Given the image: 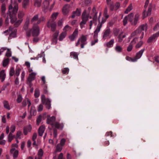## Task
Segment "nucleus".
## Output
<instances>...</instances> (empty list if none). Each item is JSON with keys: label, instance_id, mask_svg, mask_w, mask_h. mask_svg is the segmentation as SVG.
I'll use <instances>...</instances> for the list:
<instances>
[{"label": "nucleus", "instance_id": "1", "mask_svg": "<svg viewBox=\"0 0 159 159\" xmlns=\"http://www.w3.org/2000/svg\"><path fill=\"white\" fill-rule=\"evenodd\" d=\"M18 10V4L15 0H11V4L9 6L7 15L10 16V22L14 24L17 20V19L15 15Z\"/></svg>", "mask_w": 159, "mask_h": 159}, {"label": "nucleus", "instance_id": "2", "mask_svg": "<svg viewBox=\"0 0 159 159\" xmlns=\"http://www.w3.org/2000/svg\"><path fill=\"white\" fill-rule=\"evenodd\" d=\"M101 16V13H100L98 18V20L99 21V23H101V24L100 25H98L97 26L96 30L94 32L93 37L94 38L96 39V38H97L98 36V34L100 31L101 28L102 27V24L106 21V20L109 17V15L107 13V8H105L104 12V16L105 18V19L104 20L103 18L102 20L101 21V22L100 21V20H99V18Z\"/></svg>", "mask_w": 159, "mask_h": 159}, {"label": "nucleus", "instance_id": "3", "mask_svg": "<svg viewBox=\"0 0 159 159\" xmlns=\"http://www.w3.org/2000/svg\"><path fill=\"white\" fill-rule=\"evenodd\" d=\"M55 2L52 0H45L42 6L43 11L46 13L48 11L51 12L53 8Z\"/></svg>", "mask_w": 159, "mask_h": 159}, {"label": "nucleus", "instance_id": "4", "mask_svg": "<svg viewBox=\"0 0 159 159\" xmlns=\"http://www.w3.org/2000/svg\"><path fill=\"white\" fill-rule=\"evenodd\" d=\"M140 15L136 13L134 16L133 13H130L128 15V20L133 25H136L140 19Z\"/></svg>", "mask_w": 159, "mask_h": 159}, {"label": "nucleus", "instance_id": "5", "mask_svg": "<svg viewBox=\"0 0 159 159\" xmlns=\"http://www.w3.org/2000/svg\"><path fill=\"white\" fill-rule=\"evenodd\" d=\"M144 34V32L142 31L141 30L138 28L135 31L131 33L130 36L128 38L127 42H129L131 38L134 37H136L137 38L139 37L140 39L141 40L143 38Z\"/></svg>", "mask_w": 159, "mask_h": 159}, {"label": "nucleus", "instance_id": "6", "mask_svg": "<svg viewBox=\"0 0 159 159\" xmlns=\"http://www.w3.org/2000/svg\"><path fill=\"white\" fill-rule=\"evenodd\" d=\"M45 18L43 16H42L39 18V15L38 14L35 15L31 20V22L34 25H39L41 22L45 21Z\"/></svg>", "mask_w": 159, "mask_h": 159}, {"label": "nucleus", "instance_id": "7", "mask_svg": "<svg viewBox=\"0 0 159 159\" xmlns=\"http://www.w3.org/2000/svg\"><path fill=\"white\" fill-rule=\"evenodd\" d=\"M89 16V13H87L86 10L84 11L82 13L81 16L82 21L80 23V27L82 28L86 23L88 20Z\"/></svg>", "mask_w": 159, "mask_h": 159}, {"label": "nucleus", "instance_id": "8", "mask_svg": "<svg viewBox=\"0 0 159 159\" xmlns=\"http://www.w3.org/2000/svg\"><path fill=\"white\" fill-rule=\"evenodd\" d=\"M87 35H82L80 38L78 39L77 43L76 44V46H78L81 43V48H83L84 45L87 43Z\"/></svg>", "mask_w": 159, "mask_h": 159}, {"label": "nucleus", "instance_id": "9", "mask_svg": "<svg viewBox=\"0 0 159 159\" xmlns=\"http://www.w3.org/2000/svg\"><path fill=\"white\" fill-rule=\"evenodd\" d=\"M31 32L32 35L34 37L38 36L40 34V29L39 27L37 25H34L30 30V32Z\"/></svg>", "mask_w": 159, "mask_h": 159}, {"label": "nucleus", "instance_id": "10", "mask_svg": "<svg viewBox=\"0 0 159 159\" xmlns=\"http://www.w3.org/2000/svg\"><path fill=\"white\" fill-rule=\"evenodd\" d=\"M92 11L93 13H94V15L93 16V20L90 21L89 22V29H91L93 23H95L96 25L97 24L96 20H97V12H96L95 8L93 7V8L92 9Z\"/></svg>", "mask_w": 159, "mask_h": 159}, {"label": "nucleus", "instance_id": "11", "mask_svg": "<svg viewBox=\"0 0 159 159\" xmlns=\"http://www.w3.org/2000/svg\"><path fill=\"white\" fill-rule=\"evenodd\" d=\"M29 24L30 20L29 19H27L26 20L23 26V29L26 31V35L28 37L30 36V30L29 28Z\"/></svg>", "mask_w": 159, "mask_h": 159}, {"label": "nucleus", "instance_id": "12", "mask_svg": "<svg viewBox=\"0 0 159 159\" xmlns=\"http://www.w3.org/2000/svg\"><path fill=\"white\" fill-rule=\"evenodd\" d=\"M111 31L110 29H107L103 33L102 39L105 40L110 39L111 36Z\"/></svg>", "mask_w": 159, "mask_h": 159}, {"label": "nucleus", "instance_id": "13", "mask_svg": "<svg viewBox=\"0 0 159 159\" xmlns=\"http://www.w3.org/2000/svg\"><path fill=\"white\" fill-rule=\"evenodd\" d=\"M57 24L55 21L49 20L47 23V27L51 29L52 31L54 32L56 29Z\"/></svg>", "mask_w": 159, "mask_h": 159}, {"label": "nucleus", "instance_id": "14", "mask_svg": "<svg viewBox=\"0 0 159 159\" xmlns=\"http://www.w3.org/2000/svg\"><path fill=\"white\" fill-rule=\"evenodd\" d=\"M159 36V31L156 33L153 34L148 38L147 41L148 43H150L153 41H155Z\"/></svg>", "mask_w": 159, "mask_h": 159}, {"label": "nucleus", "instance_id": "15", "mask_svg": "<svg viewBox=\"0 0 159 159\" xmlns=\"http://www.w3.org/2000/svg\"><path fill=\"white\" fill-rule=\"evenodd\" d=\"M56 118L54 116L48 117L47 120V123L48 124L52 126L54 125L55 122Z\"/></svg>", "mask_w": 159, "mask_h": 159}, {"label": "nucleus", "instance_id": "16", "mask_svg": "<svg viewBox=\"0 0 159 159\" xmlns=\"http://www.w3.org/2000/svg\"><path fill=\"white\" fill-rule=\"evenodd\" d=\"M144 50L145 49L143 48L136 53V55L135 57H134L135 60H134V61H137L138 59H139L141 58Z\"/></svg>", "mask_w": 159, "mask_h": 159}, {"label": "nucleus", "instance_id": "17", "mask_svg": "<svg viewBox=\"0 0 159 159\" xmlns=\"http://www.w3.org/2000/svg\"><path fill=\"white\" fill-rule=\"evenodd\" d=\"M78 33V29H75L72 34L69 37V38L71 41H74L75 39L77 37Z\"/></svg>", "mask_w": 159, "mask_h": 159}, {"label": "nucleus", "instance_id": "18", "mask_svg": "<svg viewBox=\"0 0 159 159\" xmlns=\"http://www.w3.org/2000/svg\"><path fill=\"white\" fill-rule=\"evenodd\" d=\"M114 43V39H111L108 42L105 43L104 44V45L105 46L107 47L108 48H111L113 46Z\"/></svg>", "mask_w": 159, "mask_h": 159}, {"label": "nucleus", "instance_id": "19", "mask_svg": "<svg viewBox=\"0 0 159 159\" xmlns=\"http://www.w3.org/2000/svg\"><path fill=\"white\" fill-rule=\"evenodd\" d=\"M69 6L68 4L65 5L63 7L62 12L64 15H66L68 14L69 12Z\"/></svg>", "mask_w": 159, "mask_h": 159}, {"label": "nucleus", "instance_id": "20", "mask_svg": "<svg viewBox=\"0 0 159 159\" xmlns=\"http://www.w3.org/2000/svg\"><path fill=\"white\" fill-rule=\"evenodd\" d=\"M45 129V126L43 125H42L38 129L39 135V136H42L43 135Z\"/></svg>", "mask_w": 159, "mask_h": 159}, {"label": "nucleus", "instance_id": "21", "mask_svg": "<svg viewBox=\"0 0 159 159\" xmlns=\"http://www.w3.org/2000/svg\"><path fill=\"white\" fill-rule=\"evenodd\" d=\"M16 29L13 30V29L12 31H11L10 32H11V33L9 35L8 39H11L13 38L16 37Z\"/></svg>", "mask_w": 159, "mask_h": 159}, {"label": "nucleus", "instance_id": "22", "mask_svg": "<svg viewBox=\"0 0 159 159\" xmlns=\"http://www.w3.org/2000/svg\"><path fill=\"white\" fill-rule=\"evenodd\" d=\"M59 34L58 31H56L53 35L52 41L55 44L57 42V37Z\"/></svg>", "mask_w": 159, "mask_h": 159}, {"label": "nucleus", "instance_id": "23", "mask_svg": "<svg viewBox=\"0 0 159 159\" xmlns=\"http://www.w3.org/2000/svg\"><path fill=\"white\" fill-rule=\"evenodd\" d=\"M37 74L35 72H31L29 75V77L27 80L30 81H32L35 78V77Z\"/></svg>", "mask_w": 159, "mask_h": 159}, {"label": "nucleus", "instance_id": "24", "mask_svg": "<svg viewBox=\"0 0 159 159\" xmlns=\"http://www.w3.org/2000/svg\"><path fill=\"white\" fill-rule=\"evenodd\" d=\"M6 76V75L5 73V70H2L0 72V79L1 80L2 82L4 81Z\"/></svg>", "mask_w": 159, "mask_h": 159}, {"label": "nucleus", "instance_id": "25", "mask_svg": "<svg viewBox=\"0 0 159 159\" xmlns=\"http://www.w3.org/2000/svg\"><path fill=\"white\" fill-rule=\"evenodd\" d=\"M10 152L13 154L14 158H16L17 157L19 153L18 150H16L14 148H12Z\"/></svg>", "mask_w": 159, "mask_h": 159}, {"label": "nucleus", "instance_id": "26", "mask_svg": "<svg viewBox=\"0 0 159 159\" xmlns=\"http://www.w3.org/2000/svg\"><path fill=\"white\" fill-rule=\"evenodd\" d=\"M127 35V34H123L122 33H121L118 36V41L119 43L121 42L123 39L125 38Z\"/></svg>", "mask_w": 159, "mask_h": 159}, {"label": "nucleus", "instance_id": "27", "mask_svg": "<svg viewBox=\"0 0 159 159\" xmlns=\"http://www.w3.org/2000/svg\"><path fill=\"white\" fill-rule=\"evenodd\" d=\"M138 28L141 30L142 31H146L148 29V25L147 24H143L140 25Z\"/></svg>", "mask_w": 159, "mask_h": 159}, {"label": "nucleus", "instance_id": "28", "mask_svg": "<svg viewBox=\"0 0 159 159\" xmlns=\"http://www.w3.org/2000/svg\"><path fill=\"white\" fill-rule=\"evenodd\" d=\"M32 129V127L30 125L24 127V133L25 135H26L29 132H30Z\"/></svg>", "mask_w": 159, "mask_h": 159}, {"label": "nucleus", "instance_id": "29", "mask_svg": "<svg viewBox=\"0 0 159 159\" xmlns=\"http://www.w3.org/2000/svg\"><path fill=\"white\" fill-rule=\"evenodd\" d=\"M58 14L59 13L58 12H55L52 13L51 16V19L49 20L55 21V20L56 19Z\"/></svg>", "mask_w": 159, "mask_h": 159}, {"label": "nucleus", "instance_id": "30", "mask_svg": "<svg viewBox=\"0 0 159 159\" xmlns=\"http://www.w3.org/2000/svg\"><path fill=\"white\" fill-rule=\"evenodd\" d=\"M81 10L80 9H77L75 11H74L71 16V17L74 18L76 16H79L81 14Z\"/></svg>", "mask_w": 159, "mask_h": 159}, {"label": "nucleus", "instance_id": "31", "mask_svg": "<svg viewBox=\"0 0 159 159\" xmlns=\"http://www.w3.org/2000/svg\"><path fill=\"white\" fill-rule=\"evenodd\" d=\"M123 48L122 46L117 44L115 48V50L117 52L120 53L122 52Z\"/></svg>", "mask_w": 159, "mask_h": 159}, {"label": "nucleus", "instance_id": "32", "mask_svg": "<svg viewBox=\"0 0 159 159\" xmlns=\"http://www.w3.org/2000/svg\"><path fill=\"white\" fill-rule=\"evenodd\" d=\"M78 53L77 52H72L70 53V57L71 58H73L74 59L78 60Z\"/></svg>", "mask_w": 159, "mask_h": 159}, {"label": "nucleus", "instance_id": "33", "mask_svg": "<svg viewBox=\"0 0 159 159\" xmlns=\"http://www.w3.org/2000/svg\"><path fill=\"white\" fill-rule=\"evenodd\" d=\"M3 106L5 108L8 110H10L11 109V108L9 105V103L7 101H3Z\"/></svg>", "mask_w": 159, "mask_h": 159}, {"label": "nucleus", "instance_id": "34", "mask_svg": "<svg viewBox=\"0 0 159 159\" xmlns=\"http://www.w3.org/2000/svg\"><path fill=\"white\" fill-rule=\"evenodd\" d=\"M52 127H55L56 128L62 129L63 127V125L62 124H60L58 122H55L54 125L52 126Z\"/></svg>", "mask_w": 159, "mask_h": 159}, {"label": "nucleus", "instance_id": "35", "mask_svg": "<svg viewBox=\"0 0 159 159\" xmlns=\"http://www.w3.org/2000/svg\"><path fill=\"white\" fill-rule=\"evenodd\" d=\"M66 32H62L60 35L59 40L61 41H62L63 39L66 37Z\"/></svg>", "mask_w": 159, "mask_h": 159}, {"label": "nucleus", "instance_id": "36", "mask_svg": "<svg viewBox=\"0 0 159 159\" xmlns=\"http://www.w3.org/2000/svg\"><path fill=\"white\" fill-rule=\"evenodd\" d=\"M23 104L24 106H25L26 104H28V107H29L31 105V103L28 99H27L26 100H25L23 101Z\"/></svg>", "mask_w": 159, "mask_h": 159}, {"label": "nucleus", "instance_id": "37", "mask_svg": "<svg viewBox=\"0 0 159 159\" xmlns=\"http://www.w3.org/2000/svg\"><path fill=\"white\" fill-rule=\"evenodd\" d=\"M42 0H35L34 5L35 6L39 7L41 6Z\"/></svg>", "mask_w": 159, "mask_h": 159}, {"label": "nucleus", "instance_id": "38", "mask_svg": "<svg viewBox=\"0 0 159 159\" xmlns=\"http://www.w3.org/2000/svg\"><path fill=\"white\" fill-rule=\"evenodd\" d=\"M133 9L132 5V4H130L127 8L126 9L125 11V13L126 14L128 13L130 11Z\"/></svg>", "mask_w": 159, "mask_h": 159}, {"label": "nucleus", "instance_id": "39", "mask_svg": "<svg viewBox=\"0 0 159 159\" xmlns=\"http://www.w3.org/2000/svg\"><path fill=\"white\" fill-rule=\"evenodd\" d=\"M23 21V19H19L17 20L14 23V25L15 27H18L20 24Z\"/></svg>", "mask_w": 159, "mask_h": 159}, {"label": "nucleus", "instance_id": "40", "mask_svg": "<svg viewBox=\"0 0 159 159\" xmlns=\"http://www.w3.org/2000/svg\"><path fill=\"white\" fill-rule=\"evenodd\" d=\"M143 42L141 40L136 44L135 46V48L136 49H138L140 48L143 45Z\"/></svg>", "mask_w": 159, "mask_h": 159}, {"label": "nucleus", "instance_id": "41", "mask_svg": "<svg viewBox=\"0 0 159 159\" xmlns=\"http://www.w3.org/2000/svg\"><path fill=\"white\" fill-rule=\"evenodd\" d=\"M47 101L44 103L46 105V107L48 109L51 107V101L50 100H48Z\"/></svg>", "mask_w": 159, "mask_h": 159}, {"label": "nucleus", "instance_id": "42", "mask_svg": "<svg viewBox=\"0 0 159 159\" xmlns=\"http://www.w3.org/2000/svg\"><path fill=\"white\" fill-rule=\"evenodd\" d=\"M25 13L23 11H19L18 13V17L20 19H22V18L24 16Z\"/></svg>", "mask_w": 159, "mask_h": 159}, {"label": "nucleus", "instance_id": "43", "mask_svg": "<svg viewBox=\"0 0 159 159\" xmlns=\"http://www.w3.org/2000/svg\"><path fill=\"white\" fill-rule=\"evenodd\" d=\"M15 70L13 67H11L9 71V75L10 77L13 76L15 74Z\"/></svg>", "mask_w": 159, "mask_h": 159}, {"label": "nucleus", "instance_id": "44", "mask_svg": "<svg viewBox=\"0 0 159 159\" xmlns=\"http://www.w3.org/2000/svg\"><path fill=\"white\" fill-rule=\"evenodd\" d=\"M29 3V0H23L22 2L23 7L25 8Z\"/></svg>", "mask_w": 159, "mask_h": 159}, {"label": "nucleus", "instance_id": "45", "mask_svg": "<svg viewBox=\"0 0 159 159\" xmlns=\"http://www.w3.org/2000/svg\"><path fill=\"white\" fill-rule=\"evenodd\" d=\"M63 146H61V144H58L57 146L56 147V151L57 152H61L62 149V147Z\"/></svg>", "mask_w": 159, "mask_h": 159}, {"label": "nucleus", "instance_id": "46", "mask_svg": "<svg viewBox=\"0 0 159 159\" xmlns=\"http://www.w3.org/2000/svg\"><path fill=\"white\" fill-rule=\"evenodd\" d=\"M9 59L7 58L3 60L2 65L4 67H6L8 64Z\"/></svg>", "mask_w": 159, "mask_h": 159}, {"label": "nucleus", "instance_id": "47", "mask_svg": "<svg viewBox=\"0 0 159 159\" xmlns=\"http://www.w3.org/2000/svg\"><path fill=\"white\" fill-rule=\"evenodd\" d=\"M13 28L11 26H10L9 27L8 30H7L5 31H4L3 32V34H6V35H8L9 33V32H10L11 31H12V30L13 29Z\"/></svg>", "mask_w": 159, "mask_h": 159}, {"label": "nucleus", "instance_id": "48", "mask_svg": "<svg viewBox=\"0 0 159 159\" xmlns=\"http://www.w3.org/2000/svg\"><path fill=\"white\" fill-rule=\"evenodd\" d=\"M69 71V69L67 68H65L62 69V72L63 74H68Z\"/></svg>", "mask_w": 159, "mask_h": 159}, {"label": "nucleus", "instance_id": "49", "mask_svg": "<svg viewBox=\"0 0 159 159\" xmlns=\"http://www.w3.org/2000/svg\"><path fill=\"white\" fill-rule=\"evenodd\" d=\"M71 29V27L69 25H67L64 27L63 30H64V32H66V31L70 30Z\"/></svg>", "mask_w": 159, "mask_h": 159}, {"label": "nucleus", "instance_id": "50", "mask_svg": "<svg viewBox=\"0 0 159 159\" xmlns=\"http://www.w3.org/2000/svg\"><path fill=\"white\" fill-rule=\"evenodd\" d=\"M14 136H13L12 133H10L8 136V141L9 142H11L13 139Z\"/></svg>", "mask_w": 159, "mask_h": 159}, {"label": "nucleus", "instance_id": "51", "mask_svg": "<svg viewBox=\"0 0 159 159\" xmlns=\"http://www.w3.org/2000/svg\"><path fill=\"white\" fill-rule=\"evenodd\" d=\"M20 70L21 69L20 68H17L16 70V72L15 73V75H14V76H16L18 77L19 75Z\"/></svg>", "mask_w": 159, "mask_h": 159}, {"label": "nucleus", "instance_id": "52", "mask_svg": "<svg viewBox=\"0 0 159 159\" xmlns=\"http://www.w3.org/2000/svg\"><path fill=\"white\" fill-rule=\"evenodd\" d=\"M41 98L42 102L43 103L47 102L48 100H50L49 99H46L45 96L44 95H42Z\"/></svg>", "mask_w": 159, "mask_h": 159}, {"label": "nucleus", "instance_id": "53", "mask_svg": "<svg viewBox=\"0 0 159 159\" xmlns=\"http://www.w3.org/2000/svg\"><path fill=\"white\" fill-rule=\"evenodd\" d=\"M133 44L130 43L129 45L127 48V50L128 52L131 51L133 48Z\"/></svg>", "mask_w": 159, "mask_h": 159}, {"label": "nucleus", "instance_id": "54", "mask_svg": "<svg viewBox=\"0 0 159 159\" xmlns=\"http://www.w3.org/2000/svg\"><path fill=\"white\" fill-rule=\"evenodd\" d=\"M30 112L31 114L34 115L36 113V111L34 107L32 106L30 110Z\"/></svg>", "mask_w": 159, "mask_h": 159}, {"label": "nucleus", "instance_id": "55", "mask_svg": "<svg viewBox=\"0 0 159 159\" xmlns=\"http://www.w3.org/2000/svg\"><path fill=\"white\" fill-rule=\"evenodd\" d=\"M34 95L35 98H38L39 96V91L38 89H36L35 91Z\"/></svg>", "mask_w": 159, "mask_h": 159}, {"label": "nucleus", "instance_id": "56", "mask_svg": "<svg viewBox=\"0 0 159 159\" xmlns=\"http://www.w3.org/2000/svg\"><path fill=\"white\" fill-rule=\"evenodd\" d=\"M43 150L42 149H40L38 152V156L42 157L43 155Z\"/></svg>", "mask_w": 159, "mask_h": 159}, {"label": "nucleus", "instance_id": "57", "mask_svg": "<svg viewBox=\"0 0 159 159\" xmlns=\"http://www.w3.org/2000/svg\"><path fill=\"white\" fill-rule=\"evenodd\" d=\"M128 20V16L124 17L123 20V24L125 25L127 23V20Z\"/></svg>", "mask_w": 159, "mask_h": 159}, {"label": "nucleus", "instance_id": "58", "mask_svg": "<svg viewBox=\"0 0 159 159\" xmlns=\"http://www.w3.org/2000/svg\"><path fill=\"white\" fill-rule=\"evenodd\" d=\"M126 59L128 61H130L131 62H136V61H134V60H135V59L134 58H134H131L130 57L127 56L126 57Z\"/></svg>", "mask_w": 159, "mask_h": 159}, {"label": "nucleus", "instance_id": "59", "mask_svg": "<svg viewBox=\"0 0 159 159\" xmlns=\"http://www.w3.org/2000/svg\"><path fill=\"white\" fill-rule=\"evenodd\" d=\"M152 7V4H150L149 7H148V14H149V15H150L151 14Z\"/></svg>", "mask_w": 159, "mask_h": 159}, {"label": "nucleus", "instance_id": "60", "mask_svg": "<svg viewBox=\"0 0 159 159\" xmlns=\"http://www.w3.org/2000/svg\"><path fill=\"white\" fill-rule=\"evenodd\" d=\"M22 97L21 95H19L16 99L17 102L18 103H20L22 101Z\"/></svg>", "mask_w": 159, "mask_h": 159}, {"label": "nucleus", "instance_id": "61", "mask_svg": "<svg viewBox=\"0 0 159 159\" xmlns=\"http://www.w3.org/2000/svg\"><path fill=\"white\" fill-rule=\"evenodd\" d=\"M138 38L137 37H135L132 40L130 43L133 44V45L135 44L138 40Z\"/></svg>", "mask_w": 159, "mask_h": 159}, {"label": "nucleus", "instance_id": "62", "mask_svg": "<svg viewBox=\"0 0 159 159\" xmlns=\"http://www.w3.org/2000/svg\"><path fill=\"white\" fill-rule=\"evenodd\" d=\"M42 120L41 116L40 115L37 118V124L38 125H39Z\"/></svg>", "mask_w": 159, "mask_h": 159}, {"label": "nucleus", "instance_id": "63", "mask_svg": "<svg viewBox=\"0 0 159 159\" xmlns=\"http://www.w3.org/2000/svg\"><path fill=\"white\" fill-rule=\"evenodd\" d=\"M63 20L61 19L59 20L57 22V25L58 26L61 27L63 25Z\"/></svg>", "mask_w": 159, "mask_h": 159}, {"label": "nucleus", "instance_id": "64", "mask_svg": "<svg viewBox=\"0 0 159 159\" xmlns=\"http://www.w3.org/2000/svg\"><path fill=\"white\" fill-rule=\"evenodd\" d=\"M16 126L14 125H12L10 128L11 132V133H13L15 130Z\"/></svg>", "mask_w": 159, "mask_h": 159}]
</instances>
